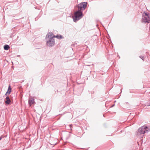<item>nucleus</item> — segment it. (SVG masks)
Listing matches in <instances>:
<instances>
[{
	"mask_svg": "<svg viewBox=\"0 0 150 150\" xmlns=\"http://www.w3.org/2000/svg\"><path fill=\"white\" fill-rule=\"evenodd\" d=\"M48 33L46 35V39L47 40L46 42L47 45L49 46L52 47L54 46L55 43L53 37H47Z\"/></svg>",
	"mask_w": 150,
	"mask_h": 150,
	"instance_id": "obj_1",
	"label": "nucleus"
},
{
	"mask_svg": "<svg viewBox=\"0 0 150 150\" xmlns=\"http://www.w3.org/2000/svg\"><path fill=\"white\" fill-rule=\"evenodd\" d=\"M82 17V13L81 11L79 10L74 13V16L73 18L74 21V22H76Z\"/></svg>",
	"mask_w": 150,
	"mask_h": 150,
	"instance_id": "obj_2",
	"label": "nucleus"
},
{
	"mask_svg": "<svg viewBox=\"0 0 150 150\" xmlns=\"http://www.w3.org/2000/svg\"><path fill=\"white\" fill-rule=\"evenodd\" d=\"M150 130V127H147L146 126H143L140 127L138 130L137 134H144Z\"/></svg>",
	"mask_w": 150,
	"mask_h": 150,
	"instance_id": "obj_3",
	"label": "nucleus"
},
{
	"mask_svg": "<svg viewBox=\"0 0 150 150\" xmlns=\"http://www.w3.org/2000/svg\"><path fill=\"white\" fill-rule=\"evenodd\" d=\"M142 21L144 23H149L150 22V17L149 15L146 13H144L143 14Z\"/></svg>",
	"mask_w": 150,
	"mask_h": 150,
	"instance_id": "obj_4",
	"label": "nucleus"
},
{
	"mask_svg": "<svg viewBox=\"0 0 150 150\" xmlns=\"http://www.w3.org/2000/svg\"><path fill=\"white\" fill-rule=\"evenodd\" d=\"M86 2H83L80 3L78 5V9L80 11L84 10L87 6Z\"/></svg>",
	"mask_w": 150,
	"mask_h": 150,
	"instance_id": "obj_5",
	"label": "nucleus"
},
{
	"mask_svg": "<svg viewBox=\"0 0 150 150\" xmlns=\"http://www.w3.org/2000/svg\"><path fill=\"white\" fill-rule=\"evenodd\" d=\"M47 37H53V38H56L58 39H61L63 38V37L61 35H58L56 36L54 35L52 33H48Z\"/></svg>",
	"mask_w": 150,
	"mask_h": 150,
	"instance_id": "obj_6",
	"label": "nucleus"
},
{
	"mask_svg": "<svg viewBox=\"0 0 150 150\" xmlns=\"http://www.w3.org/2000/svg\"><path fill=\"white\" fill-rule=\"evenodd\" d=\"M11 86L9 85L8 86V88L7 90V91L6 92L5 95L7 96L8 95L11 93Z\"/></svg>",
	"mask_w": 150,
	"mask_h": 150,
	"instance_id": "obj_7",
	"label": "nucleus"
},
{
	"mask_svg": "<svg viewBox=\"0 0 150 150\" xmlns=\"http://www.w3.org/2000/svg\"><path fill=\"white\" fill-rule=\"evenodd\" d=\"M35 102L34 99L33 98H30L28 100V103L30 106L33 104Z\"/></svg>",
	"mask_w": 150,
	"mask_h": 150,
	"instance_id": "obj_8",
	"label": "nucleus"
},
{
	"mask_svg": "<svg viewBox=\"0 0 150 150\" xmlns=\"http://www.w3.org/2000/svg\"><path fill=\"white\" fill-rule=\"evenodd\" d=\"M11 101L8 96H7L5 99V102L7 104H9Z\"/></svg>",
	"mask_w": 150,
	"mask_h": 150,
	"instance_id": "obj_9",
	"label": "nucleus"
},
{
	"mask_svg": "<svg viewBox=\"0 0 150 150\" xmlns=\"http://www.w3.org/2000/svg\"><path fill=\"white\" fill-rule=\"evenodd\" d=\"M10 48L9 46L6 45L4 46V49L6 50H8Z\"/></svg>",
	"mask_w": 150,
	"mask_h": 150,
	"instance_id": "obj_10",
	"label": "nucleus"
},
{
	"mask_svg": "<svg viewBox=\"0 0 150 150\" xmlns=\"http://www.w3.org/2000/svg\"><path fill=\"white\" fill-rule=\"evenodd\" d=\"M50 142H49V143L51 145H53V146H54V145H55L57 143L56 142H54V143H53V141H50Z\"/></svg>",
	"mask_w": 150,
	"mask_h": 150,
	"instance_id": "obj_11",
	"label": "nucleus"
},
{
	"mask_svg": "<svg viewBox=\"0 0 150 150\" xmlns=\"http://www.w3.org/2000/svg\"><path fill=\"white\" fill-rule=\"evenodd\" d=\"M2 139V137H0V140H1Z\"/></svg>",
	"mask_w": 150,
	"mask_h": 150,
	"instance_id": "obj_12",
	"label": "nucleus"
},
{
	"mask_svg": "<svg viewBox=\"0 0 150 150\" xmlns=\"http://www.w3.org/2000/svg\"><path fill=\"white\" fill-rule=\"evenodd\" d=\"M137 143H138V145H139V142H137Z\"/></svg>",
	"mask_w": 150,
	"mask_h": 150,
	"instance_id": "obj_13",
	"label": "nucleus"
}]
</instances>
